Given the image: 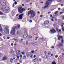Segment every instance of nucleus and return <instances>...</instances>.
I'll use <instances>...</instances> for the list:
<instances>
[{
    "label": "nucleus",
    "mask_w": 64,
    "mask_h": 64,
    "mask_svg": "<svg viewBox=\"0 0 64 64\" xmlns=\"http://www.w3.org/2000/svg\"><path fill=\"white\" fill-rule=\"evenodd\" d=\"M61 0H57V1L58 2H61Z\"/></svg>",
    "instance_id": "27"
},
{
    "label": "nucleus",
    "mask_w": 64,
    "mask_h": 64,
    "mask_svg": "<svg viewBox=\"0 0 64 64\" xmlns=\"http://www.w3.org/2000/svg\"><path fill=\"white\" fill-rule=\"evenodd\" d=\"M51 13V12H48V14H50V13Z\"/></svg>",
    "instance_id": "63"
},
{
    "label": "nucleus",
    "mask_w": 64,
    "mask_h": 64,
    "mask_svg": "<svg viewBox=\"0 0 64 64\" xmlns=\"http://www.w3.org/2000/svg\"><path fill=\"white\" fill-rule=\"evenodd\" d=\"M32 45H34V46H36V45H37V43L36 42H33Z\"/></svg>",
    "instance_id": "17"
},
{
    "label": "nucleus",
    "mask_w": 64,
    "mask_h": 64,
    "mask_svg": "<svg viewBox=\"0 0 64 64\" xmlns=\"http://www.w3.org/2000/svg\"><path fill=\"white\" fill-rule=\"evenodd\" d=\"M32 2H31V3H30V5H32Z\"/></svg>",
    "instance_id": "61"
},
{
    "label": "nucleus",
    "mask_w": 64,
    "mask_h": 64,
    "mask_svg": "<svg viewBox=\"0 0 64 64\" xmlns=\"http://www.w3.org/2000/svg\"><path fill=\"white\" fill-rule=\"evenodd\" d=\"M13 59L12 58H11L10 60V62H11L12 63V62H13Z\"/></svg>",
    "instance_id": "24"
},
{
    "label": "nucleus",
    "mask_w": 64,
    "mask_h": 64,
    "mask_svg": "<svg viewBox=\"0 0 64 64\" xmlns=\"http://www.w3.org/2000/svg\"><path fill=\"white\" fill-rule=\"evenodd\" d=\"M0 10H1L2 12L4 11V8H0Z\"/></svg>",
    "instance_id": "21"
},
{
    "label": "nucleus",
    "mask_w": 64,
    "mask_h": 64,
    "mask_svg": "<svg viewBox=\"0 0 64 64\" xmlns=\"http://www.w3.org/2000/svg\"><path fill=\"white\" fill-rule=\"evenodd\" d=\"M32 22V20H30V23H31V22Z\"/></svg>",
    "instance_id": "44"
},
{
    "label": "nucleus",
    "mask_w": 64,
    "mask_h": 64,
    "mask_svg": "<svg viewBox=\"0 0 64 64\" xmlns=\"http://www.w3.org/2000/svg\"><path fill=\"white\" fill-rule=\"evenodd\" d=\"M20 24H18L17 26H15L14 27H13L12 28L11 34L12 35H14L15 34V29H20Z\"/></svg>",
    "instance_id": "1"
},
{
    "label": "nucleus",
    "mask_w": 64,
    "mask_h": 64,
    "mask_svg": "<svg viewBox=\"0 0 64 64\" xmlns=\"http://www.w3.org/2000/svg\"><path fill=\"white\" fill-rule=\"evenodd\" d=\"M61 6H63V4H61Z\"/></svg>",
    "instance_id": "62"
},
{
    "label": "nucleus",
    "mask_w": 64,
    "mask_h": 64,
    "mask_svg": "<svg viewBox=\"0 0 64 64\" xmlns=\"http://www.w3.org/2000/svg\"><path fill=\"white\" fill-rule=\"evenodd\" d=\"M52 0H48V1L46 2V6H44L42 8L43 9H45L46 7H48L50 5V3L52 2Z\"/></svg>",
    "instance_id": "3"
},
{
    "label": "nucleus",
    "mask_w": 64,
    "mask_h": 64,
    "mask_svg": "<svg viewBox=\"0 0 64 64\" xmlns=\"http://www.w3.org/2000/svg\"><path fill=\"white\" fill-rule=\"evenodd\" d=\"M28 38L29 39H30V38H33V36H32L31 35H29V36H28Z\"/></svg>",
    "instance_id": "19"
},
{
    "label": "nucleus",
    "mask_w": 64,
    "mask_h": 64,
    "mask_svg": "<svg viewBox=\"0 0 64 64\" xmlns=\"http://www.w3.org/2000/svg\"><path fill=\"white\" fill-rule=\"evenodd\" d=\"M28 16H29L30 15V18L31 19L32 18H33L35 16V12L34 11L31 10L28 12Z\"/></svg>",
    "instance_id": "2"
},
{
    "label": "nucleus",
    "mask_w": 64,
    "mask_h": 64,
    "mask_svg": "<svg viewBox=\"0 0 64 64\" xmlns=\"http://www.w3.org/2000/svg\"><path fill=\"white\" fill-rule=\"evenodd\" d=\"M3 38H4V39H5V36H3Z\"/></svg>",
    "instance_id": "57"
},
{
    "label": "nucleus",
    "mask_w": 64,
    "mask_h": 64,
    "mask_svg": "<svg viewBox=\"0 0 64 64\" xmlns=\"http://www.w3.org/2000/svg\"><path fill=\"white\" fill-rule=\"evenodd\" d=\"M25 10V9L21 7H19L18 9V11L20 13H22Z\"/></svg>",
    "instance_id": "4"
},
{
    "label": "nucleus",
    "mask_w": 64,
    "mask_h": 64,
    "mask_svg": "<svg viewBox=\"0 0 64 64\" xmlns=\"http://www.w3.org/2000/svg\"><path fill=\"white\" fill-rule=\"evenodd\" d=\"M57 37H58V40H60V38H61L62 40V43H64V42H63V38L62 37V36H57Z\"/></svg>",
    "instance_id": "6"
},
{
    "label": "nucleus",
    "mask_w": 64,
    "mask_h": 64,
    "mask_svg": "<svg viewBox=\"0 0 64 64\" xmlns=\"http://www.w3.org/2000/svg\"><path fill=\"white\" fill-rule=\"evenodd\" d=\"M7 38L8 39H10V37H8Z\"/></svg>",
    "instance_id": "56"
},
{
    "label": "nucleus",
    "mask_w": 64,
    "mask_h": 64,
    "mask_svg": "<svg viewBox=\"0 0 64 64\" xmlns=\"http://www.w3.org/2000/svg\"><path fill=\"white\" fill-rule=\"evenodd\" d=\"M22 44L23 45H24V46H25V45H26V44H25V42H24V43H22Z\"/></svg>",
    "instance_id": "37"
},
{
    "label": "nucleus",
    "mask_w": 64,
    "mask_h": 64,
    "mask_svg": "<svg viewBox=\"0 0 64 64\" xmlns=\"http://www.w3.org/2000/svg\"><path fill=\"white\" fill-rule=\"evenodd\" d=\"M13 45H14V44L13 43L11 44V46H13Z\"/></svg>",
    "instance_id": "45"
},
{
    "label": "nucleus",
    "mask_w": 64,
    "mask_h": 64,
    "mask_svg": "<svg viewBox=\"0 0 64 64\" xmlns=\"http://www.w3.org/2000/svg\"><path fill=\"white\" fill-rule=\"evenodd\" d=\"M26 45H28V42L27 41H26Z\"/></svg>",
    "instance_id": "54"
},
{
    "label": "nucleus",
    "mask_w": 64,
    "mask_h": 64,
    "mask_svg": "<svg viewBox=\"0 0 64 64\" xmlns=\"http://www.w3.org/2000/svg\"><path fill=\"white\" fill-rule=\"evenodd\" d=\"M38 37H36V39H35V40H37V38H38Z\"/></svg>",
    "instance_id": "38"
},
{
    "label": "nucleus",
    "mask_w": 64,
    "mask_h": 64,
    "mask_svg": "<svg viewBox=\"0 0 64 64\" xmlns=\"http://www.w3.org/2000/svg\"><path fill=\"white\" fill-rule=\"evenodd\" d=\"M4 9L6 10V11H8V10H9V8L8 7H5Z\"/></svg>",
    "instance_id": "15"
},
{
    "label": "nucleus",
    "mask_w": 64,
    "mask_h": 64,
    "mask_svg": "<svg viewBox=\"0 0 64 64\" xmlns=\"http://www.w3.org/2000/svg\"><path fill=\"white\" fill-rule=\"evenodd\" d=\"M26 1L27 2H29L30 1V0H26Z\"/></svg>",
    "instance_id": "34"
},
{
    "label": "nucleus",
    "mask_w": 64,
    "mask_h": 64,
    "mask_svg": "<svg viewBox=\"0 0 64 64\" xmlns=\"http://www.w3.org/2000/svg\"><path fill=\"white\" fill-rule=\"evenodd\" d=\"M17 34L18 35H20L21 34V32L19 30H18L17 31Z\"/></svg>",
    "instance_id": "11"
},
{
    "label": "nucleus",
    "mask_w": 64,
    "mask_h": 64,
    "mask_svg": "<svg viewBox=\"0 0 64 64\" xmlns=\"http://www.w3.org/2000/svg\"><path fill=\"white\" fill-rule=\"evenodd\" d=\"M52 64H56V63L55 62H52Z\"/></svg>",
    "instance_id": "29"
},
{
    "label": "nucleus",
    "mask_w": 64,
    "mask_h": 64,
    "mask_svg": "<svg viewBox=\"0 0 64 64\" xmlns=\"http://www.w3.org/2000/svg\"><path fill=\"white\" fill-rule=\"evenodd\" d=\"M2 4H4V6H5L6 5V2L5 0H3L2 2Z\"/></svg>",
    "instance_id": "16"
},
{
    "label": "nucleus",
    "mask_w": 64,
    "mask_h": 64,
    "mask_svg": "<svg viewBox=\"0 0 64 64\" xmlns=\"http://www.w3.org/2000/svg\"><path fill=\"white\" fill-rule=\"evenodd\" d=\"M24 32H27V30L26 29H24Z\"/></svg>",
    "instance_id": "25"
},
{
    "label": "nucleus",
    "mask_w": 64,
    "mask_h": 64,
    "mask_svg": "<svg viewBox=\"0 0 64 64\" xmlns=\"http://www.w3.org/2000/svg\"><path fill=\"white\" fill-rule=\"evenodd\" d=\"M17 59L18 60V59H19V56H17Z\"/></svg>",
    "instance_id": "31"
},
{
    "label": "nucleus",
    "mask_w": 64,
    "mask_h": 64,
    "mask_svg": "<svg viewBox=\"0 0 64 64\" xmlns=\"http://www.w3.org/2000/svg\"><path fill=\"white\" fill-rule=\"evenodd\" d=\"M48 55H50L51 54V52H48Z\"/></svg>",
    "instance_id": "26"
},
{
    "label": "nucleus",
    "mask_w": 64,
    "mask_h": 64,
    "mask_svg": "<svg viewBox=\"0 0 64 64\" xmlns=\"http://www.w3.org/2000/svg\"><path fill=\"white\" fill-rule=\"evenodd\" d=\"M24 15V14H20L18 18V19H22L23 18V16Z\"/></svg>",
    "instance_id": "8"
},
{
    "label": "nucleus",
    "mask_w": 64,
    "mask_h": 64,
    "mask_svg": "<svg viewBox=\"0 0 64 64\" xmlns=\"http://www.w3.org/2000/svg\"><path fill=\"white\" fill-rule=\"evenodd\" d=\"M39 60L40 61V62H41V59L40 58L39 59Z\"/></svg>",
    "instance_id": "53"
},
{
    "label": "nucleus",
    "mask_w": 64,
    "mask_h": 64,
    "mask_svg": "<svg viewBox=\"0 0 64 64\" xmlns=\"http://www.w3.org/2000/svg\"><path fill=\"white\" fill-rule=\"evenodd\" d=\"M34 60L35 61H37V58H35V59Z\"/></svg>",
    "instance_id": "36"
},
{
    "label": "nucleus",
    "mask_w": 64,
    "mask_h": 64,
    "mask_svg": "<svg viewBox=\"0 0 64 64\" xmlns=\"http://www.w3.org/2000/svg\"><path fill=\"white\" fill-rule=\"evenodd\" d=\"M36 57V55H34V58H35Z\"/></svg>",
    "instance_id": "52"
},
{
    "label": "nucleus",
    "mask_w": 64,
    "mask_h": 64,
    "mask_svg": "<svg viewBox=\"0 0 64 64\" xmlns=\"http://www.w3.org/2000/svg\"><path fill=\"white\" fill-rule=\"evenodd\" d=\"M62 44H60L59 45V46L60 47V46H62Z\"/></svg>",
    "instance_id": "43"
},
{
    "label": "nucleus",
    "mask_w": 64,
    "mask_h": 64,
    "mask_svg": "<svg viewBox=\"0 0 64 64\" xmlns=\"http://www.w3.org/2000/svg\"><path fill=\"white\" fill-rule=\"evenodd\" d=\"M28 36V33L26 32H24V34L23 36V37L24 38H26Z\"/></svg>",
    "instance_id": "7"
},
{
    "label": "nucleus",
    "mask_w": 64,
    "mask_h": 64,
    "mask_svg": "<svg viewBox=\"0 0 64 64\" xmlns=\"http://www.w3.org/2000/svg\"><path fill=\"white\" fill-rule=\"evenodd\" d=\"M26 58V56H23L22 59H25Z\"/></svg>",
    "instance_id": "22"
},
{
    "label": "nucleus",
    "mask_w": 64,
    "mask_h": 64,
    "mask_svg": "<svg viewBox=\"0 0 64 64\" xmlns=\"http://www.w3.org/2000/svg\"><path fill=\"white\" fill-rule=\"evenodd\" d=\"M14 6H15V5H14V4L12 5V7H14Z\"/></svg>",
    "instance_id": "39"
},
{
    "label": "nucleus",
    "mask_w": 64,
    "mask_h": 64,
    "mask_svg": "<svg viewBox=\"0 0 64 64\" xmlns=\"http://www.w3.org/2000/svg\"><path fill=\"white\" fill-rule=\"evenodd\" d=\"M38 14H40V12H38Z\"/></svg>",
    "instance_id": "59"
},
{
    "label": "nucleus",
    "mask_w": 64,
    "mask_h": 64,
    "mask_svg": "<svg viewBox=\"0 0 64 64\" xmlns=\"http://www.w3.org/2000/svg\"><path fill=\"white\" fill-rule=\"evenodd\" d=\"M52 48H54V46H52Z\"/></svg>",
    "instance_id": "50"
},
{
    "label": "nucleus",
    "mask_w": 64,
    "mask_h": 64,
    "mask_svg": "<svg viewBox=\"0 0 64 64\" xmlns=\"http://www.w3.org/2000/svg\"><path fill=\"white\" fill-rule=\"evenodd\" d=\"M2 31H3V30H2V28H1V25L0 24V31L2 32Z\"/></svg>",
    "instance_id": "20"
},
{
    "label": "nucleus",
    "mask_w": 64,
    "mask_h": 64,
    "mask_svg": "<svg viewBox=\"0 0 64 64\" xmlns=\"http://www.w3.org/2000/svg\"><path fill=\"white\" fill-rule=\"evenodd\" d=\"M7 59V57L6 56H5L4 57L2 58V60L5 61Z\"/></svg>",
    "instance_id": "13"
},
{
    "label": "nucleus",
    "mask_w": 64,
    "mask_h": 64,
    "mask_svg": "<svg viewBox=\"0 0 64 64\" xmlns=\"http://www.w3.org/2000/svg\"><path fill=\"white\" fill-rule=\"evenodd\" d=\"M14 46H16V45H17V44L15 42L14 44Z\"/></svg>",
    "instance_id": "40"
},
{
    "label": "nucleus",
    "mask_w": 64,
    "mask_h": 64,
    "mask_svg": "<svg viewBox=\"0 0 64 64\" xmlns=\"http://www.w3.org/2000/svg\"><path fill=\"white\" fill-rule=\"evenodd\" d=\"M19 62L20 63H21V62H22V61H21V60Z\"/></svg>",
    "instance_id": "60"
},
{
    "label": "nucleus",
    "mask_w": 64,
    "mask_h": 64,
    "mask_svg": "<svg viewBox=\"0 0 64 64\" xmlns=\"http://www.w3.org/2000/svg\"><path fill=\"white\" fill-rule=\"evenodd\" d=\"M42 16H43V15H41L40 16V17H42Z\"/></svg>",
    "instance_id": "55"
},
{
    "label": "nucleus",
    "mask_w": 64,
    "mask_h": 64,
    "mask_svg": "<svg viewBox=\"0 0 64 64\" xmlns=\"http://www.w3.org/2000/svg\"><path fill=\"white\" fill-rule=\"evenodd\" d=\"M14 4H15V5H16V4H17V3L16 2H14Z\"/></svg>",
    "instance_id": "42"
},
{
    "label": "nucleus",
    "mask_w": 64,
    "mask_h": 64,
    "mask_svg": "<svg viewBox=\"0 0 64 64\" xmlns=\"http://www.w3.org/2000/svg\"><path fill=\"white\" fill-rule=\"evenodd\" d=\"M7 27H6L4 28V32L6 34H9V30L8 29H7Z\"/></svg>",
    "instance_id": "5"
},
{
    "label": "nucleus",
    "mask_w": 64,
    "mask_h": 64,
    "mask_svg": "<svg viewBox=\"0 0 64 64\" xmlns=\"http://www.w3.org/2000/svg\"><path fill=\"white\" fill-rule=\"evenodd\" d=\"M20 59H21V58H22V55H21V54L20 55Z\"/></svg>",
    "instance_id": "33"
},
{
    "label": "nucleus",
    "mask_w": 64,
    "mask_h": 64,
    "mask_svg": "<svg viewBox=\"0 0 64 64\" xmlns=\"http://www.w3.org/2000/svg\"><path fill=\"white\" fill-rule=\"evenodd\" d=\"M3 13L2 12L0 11V15H3Z\"/></svg>",
    "instance_id": "28"
},
{
    "label": "nucleus",
    "mask_w": 64,
    "mask_h": 64,
    "mask_svg": "<svg viewBox=\"0 0 64 64\" xmlns=\"http://www.w3.org/2000/svg\"><path fill=\"white\" fill-rule=\"evenodd\" d=\"M30 55H31V54H30V52H27L26 55L27 57H29V56H30Z\"/></svg>",
    "instance_id": "14"
},
{
    "label": "nucleus",
    "mask_w": 64,
    "mask_h": 64,
    "mask_svg": "<svg viewBox=\"0 0 64 64\" xmlns=\"http://www.w3.org/2000/svg\"><path fill=\"white\" fill-rule=\"evenodd\" d=\"M50 17H52V15H50Z\"/></svg>",
    "instance_id": "58"
},
{
    "label": "nucleus",
    "mask_w": 64,
    "mask_h": 64,
    "mask_svg": "<svg viewBox=\"0 0 64 64\" xmlns=\"http://www.w3.org/2000/svg\"><path fill=\"white\" fill-rule=\"evenodd\" d=\"M62 29L63 31H64V27H62Z\"/></svg>",
    "instance_id": "30"
},
{
    "label": "nucleus",
    "mask_w": 64,
    "mask_h": 64,
    "mask_svg": "<svg viewBox=\"0 0 64 64\" xmlns=\"http://www.w3.org/2000/svg\"><path fill=\"white\" fill-rule=\"evenodd\" d=\"M22 55H24V52H22Z\"/></svg>",
    "instance_id": "47"
},
{
    "label": "nucleus",
    "mask_w": 64,
    "mask_h": 64,
    "mask_svg": "<svg viewBox=\"0 0 64 64\" xmlns=\"http://www.w3.org/2000/svg\"><path fill=\"white\" fill-rule=\"evenodd\" d=\"M34 52V51L32 50V51H31V52H30V53H33Z\"/></svg>",
    "instance_id": "35"
},
{
    "label": "nucleus",
    "mask_w": 64,
    "mask_h": 64,
    "mask_svg": "<svg viewBox=\"0 0 64 64\" xmlns=\"http://www.w3.org/2000/svg\"><path fill=\"white\" fill-rule=\"evenodd\" d=\"M51 20H52V21L53 22L54 21V20H53V19H51Z\"/></svg>",
    "instance_id": "49"
},
{
    "label": "nucleus",
    "mask_w": 64,
    "mask_h": 64,
    "mask_svg": "<svg viewBox=\"0 0 64 64\" xmlns=\"http://www.w3.org/2000/svg\"><path fill=\"white\" fill-rule=\"evenodd\" d=\"M14 40L15 41V42H18V40H17V39L16 38H14Z\"/></svg>",
    "instance_id": "18"
},
{
    "label": "nucleus",
    "mask_w": 64,
    "mask_h": 64,
    "mask_svg": "<svg viewBox=\"0 0 64 64\" xmlns=\"http://www.w3.org/2000/svg\"><path fill=\"white\" fill-rule=\"evenodd\" d=\"M56 31L55 30H54V29H52L50 30V33H56Z\"/></svg>",
    "instance_id": "9"
},
{
    "label": "nucleus",
    "mask_w": 64,
    "mask_h": 64,
    "mask_svg": "<svg viewBox=\"0 0 64 64\" xmlns=\"http://www.w3.org/2000/svg\"><path fill=\"white\" fill-rule=\"evenodd\" d=\"M64 23H63L62 24V25L61 26L62 27H63V25H64Z\"/></svg>",
    "instance_id": "48"
},
{
    "label": "nucleus",
    "mask_w": 64,
    "mask_h": 64,
    "mask_svg": "<svg viewBox=\"0 0 64 64\" xmlns=\"http://www.w3.org/2000/svg\"><path fill=\"white\" fill-rule=\"evenodd\" d=\"M55 58H58V56L57 55H56L55 56Z\"/></svg>",
    "instance_id": "41"
},
{
    "label": "nucleus",
    "mask_w": 64,
    "mask_h": 64,
    "mask_svg": "<svg viewBox=\"0 0 64 64\" xmlns=\"http://www.w3.org/2000/svg\"><path fill=\"white\" fill-rule=\"evenodd\" d=\"M44 58L45 59H46V58H48L47 57V56H45L44 57Z\"/></svg>",
    "instance_id": "23"
},
{
    "label": "nucleus",
    "mask_w": 64,
    "mask_h": 64,
    "mask_svg": "<svg viewBox=\"0 0 64 64\" xmlns=\"http://www.w3.org/2000/svg\"><path fill=\"white\" fill-rule=\"evenodd\" d=\"M30 57L31 58H32V57H33V56L32 55H31L30 56Z\"/></svg>",
    "instance_id": "51"
},
{
    "label": "nucleus",
    "mask_w": 64,
    "mask_h": 64,
    "mask_svg": "<svg viewBox=\"0 0 64 64\" xmlns=\"http://www.w3.org/2000/svg\"><path fill=\"white\" fill-rule=\"evenodd\" d=\"M61 30H58V33H59L60 32H61Z\"/></svg>",
    "instance_id": "32"
},
{
    "label": "nucleus",
    "mask_w": 64,
    "mask_h": 64,
    "mask_svg": "<svg viewBox=\"0 0 64 64\" xmlns=\"http://www.w3.org/2000/svg\"><path fill=\"white\" fill-rule=\"evenodd\" d=\"M62 18H63V19H64V16H62Z\"/></svg>",
    "instance_id": "64"
},
{
    "label": "nucleus",
    "mask_w": 64,
    "mask_h": 64,
    "mask_svg": "<svg viewBox=\"0 0 64 64\" xmlns=\"http://www.w3.org/2000/svg\"><path fill=\"white\" fill-rule=\"evenodd\" d=\"M58 13V12H55L54 13L55 14V16L54 17H52V18H55V17H56V16H57V15H58V14H57Z\"/></svg>",
    "instance_id": "12"
},
{
    "label": "nucleus",
    "mask_w": 64,
    "mask_h": 64,
    "mask_svg": "<svg viewBox=\"0 0 64 64\" xmlns=\"http://www.w3.org/2000/svg\"><path fill=\"white\" fill-rule=\"evenodd\" d=\"M63 12H60V14H63Z\"/></svg>",
    "instance_id": "46"
},
{
    "label": "nucleus",
    "mask_w": 64,
    "mask_h": 64,
    "mask_svg": "<svg viewBox=\"0 0 64 64\" xmlns=\"http://www.w3.org/2000/svg\"><path fill=\"white\" fill-rule=\"evenodd\" d=\"M49 23V21L48 20H46L44 21V25H48Z\"/></svg>",
    "instance_id": "10"
}]
</instances>
